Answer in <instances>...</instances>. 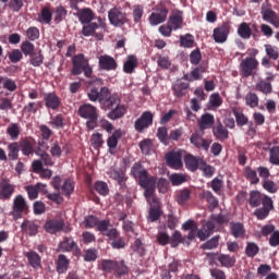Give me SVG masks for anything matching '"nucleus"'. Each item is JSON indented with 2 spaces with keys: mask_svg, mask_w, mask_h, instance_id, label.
<instances>
[{
  "mask_svg": "<svg viewBox=\"0 0 279 279\" xmlns=\"http://www.w3.org/2000/svg\"><path fill=\"white\" fill-rule=\"evenodd\" d=\"M88 84L90 85L87 92L89 101H98L105 110H111L108 113V119L117 121V119H123L125 117V112H128L125 106L118 105L119 94H111L110 88L104 86V80L92 77ZM114 106L117 107L114 108Z\"/></svg>",
  "mask_w": 279,
  "mask_h": 279,
  "instance_id": "nucleus-1",
  "label": "nucleus"
},
{
  "mask_svg": "<svg viewBox=\"0 0 279 279\" xmlns=\"http://www.w3.org/2000/svg\"><path fill=\"white\" fill-rule=\"evenodd\" d=\"M131 173L134 178H137L138 185L145 190L144 197H146V201L153 202V204H158V197L155 196L156 177H149V171L143 168V165L138 162L133 165Z\"/></svg>",
  "mask_w": 279,
  "mask_h": 279,
  "instance_id": "nucleus-2",
  "label": "nucleus"
},
{
  "mask_svg": "<svg viewBox=\"0 0 279 279\" xmlns=\"http://www.w3.org/2000/svg\"><path fill=\"white\" fill-rule=\"evenodd\" d=\"M228 221H230V219L223 214L211 215L209 220L203 225L202 229L198 231L197 229L190 230L185 240L189 239V241H193L195 236H197L199 241H206L213 232H219V230H221V226L228 223Z\"/></svg>",
  "mask_w": 279,
  "mask_h": 279,
  "instance_id": "nucleus-3",
  "label": "nucleus"
},
{
  "mask_svg": "<svg viewBox=\"0 0 279 279\" xmlns=\"http://www.w3.org/2000/svg\"><path fill=\"white\" fill-rule=\"evenodd\" d=\"M82 73L85 77H93V66L84 53H78L72 58L71 75H82Z\"/></svg>",
  "mask_w": 279,
  "mask_h": 279,
  "instance_id": "nucleus-4",
  "label": "nucleus"
},
{
  "mask_svg": "<svg viewBox=\"0 0 279 279\" xmlns=\"http://www.w3.org/2000/svg\"><path fill=\"white\" fill-rule=\"evenodd\" d=\"M78 116L81 119H86L87 130H95V128H97V121H99L97 107L90 104L81 105L78 108Z\"/></svg>",
  "mask_w": 279,
  "mask_h": 279,
  "instance_id": "nucleus-5",
  "label": "nucleus"
},
{
  "mask_svg": "<svg viewBox=\"0 0 279 279\" xmlns=\"http://www.w3.org/2000/svg\"><path fill=\"white\" fill-rule=\"evenodd\" d=\"M169 15V9L163 3L157 4L154 9V12L149 15L148 21L153 27L156 25H160L167 21V16Z\"/></svg>",
  "mask_w": 279,
  "mask_h": 279,
  "instance_id": "nucleus-6",
  "label": "nucleus"
},
{
  "mask_svg": "<svg viewBox=\"0 0 279 279\" xmlns=\"http://www.w3.org/2000/svg\"><path fill=\"white\" fill-rule=\"evenodd\" d=\"M260 14H262L263 21H265L266 23H269L270 25H272L276 28L279 27L278 13H276V11H274V9L271 8V4L269 2H264L262 4Z\"/></svg>",
  "mask_w": 279,
  "mask_h": 279,
  "instance_id": "nucleus-7",
  "label": "nucleus"
},
{
  "mask_svg": "<svg viewBox=\"0 0 279 279\" xmlns=\"http://www.w3.org/2000/svg\"><path fill=\"white\" fill-rule=\"evenodd\" d=\"M108 19L110 25L113 27H123L128 23V14H125L121 8H112L108 11Z\"/></svg>",
  "mask_w": 279,
  "mask_h": 279,
  "instance_id": "nucleus-8",
  "label": "nucleus"
},
{
  "mask_svg": "<svg viewBox=\"0 0 279 279\" xmlns=\"http://www.w3.org/2000/svg\"><path fill=\"white\" fill-rule=\"evenodd\" d=\"M258 60L256 57H247L240 63V73L242 77H252L254 71H258Z\"/></svg>",
  "mask_w": 279,
  "mask_h": 279,
  "instance_id": "nucleus-9",
  "label": "nucleus"
},
{
  "mask_svg": "<svg viewBox=\"0 0 279 279\" xmlns=\"http://www.w3.org/2000/svg\"><path fill=\"white\" fill-rule=\"evenodd\" d=\"M230 22H223L220 26L214 28L213 38L217 45H223L230 36Z\"/></svg>",
  "mask_w": 279,
  "mask_h": 279,
  "instance_id": "nucleus-10",
  "label": "nucleus"
},
{
  "mask_svg": "<svg viewBox=\"0 0 279 279\" xmlns=\"http://www.w3.org/2000/svg\"><path fill=\"white\" fill-rule=\"evenodd\" d=\"M150 125H154V113L144 111L134 123L135 132L143 134V132H145L147 128H150Z\"/></svg>",
  "mask_w": 279,
  "mask_h": 279,
  "instance_id": "nucleus-11",
  "label": "nucleus"
},
{
  "mask_svg": "<svg viewBox=\"0 0 279 279\" xmlns=\"http://www.w3.org/2000/svg\"><path fill=\"white\" fill-rule=\"evenodd\" d=\"M58 250L59 252H74L75 256L82 253L80 245H77V242L72 236H64L59 243Z\"/></svg>",
  "mask_w": 279,
  "mask_h": 279,
  "instance_id": "nucleus-12",
  "label": "nucleus"
},
{
  "mask_svg": "<svg viewBox=\"0 0 279 279\" xmlns=\"http://www.w3.org/2000/svg\"><path fill=\"white\" fill-rule=\"evenodd\" d=\"M98 232H101V234L104 236H107L109 241H114L116 239H119V231L117 230V228L110 225V220L108 219L101 220L98 227Z\"/></svg>",
  "mask_w": 279,
  "mask_h": 279,
  "instance_id": "nucleus-13",
  "label": "nucleus"
},
{
  "mask_svg": "<svg viewBox=\"0 0 279 279\" xmlns=\"http://www.w3.org/2000/svg\"><path fill=\"white\" fill-rule=\"evenodd\" d=\"M25 210H27V202H25V197H23V195H16L13 199V209L11 213L13 219H21Z\"/></svg>",
  "mask_w": 279,
  "mask_h": 279,
  "instance_id": "nucleus-14",
  "label": "nucleus"
},
{
  "mask_svg": "<svg viewBox=\"0 0 279 279\" xmlns=\"http://www.w3.org/2000/svg\"><path fill=\"white\" fill-rule=\"evenodd\" d=\"M14 191H16V186L10 183V180L2 179L0 181V199H3L4 202L12 199Z\"/></svg>",
  "mask_w": 279,
  "mask_h": 279,
  "instance_id": "nucleus-15",
  "label": "nucleus"
},
{
  "mask_svg": "<svg viewBox=\"0 0 279 279\" xmlns=\"http://www.w3.org/2000/svg\"><path fill=\"white\" fill-rule=\"evenodd\" d=\"M118 66H119V64H117V60H114L109 54H101L98 58L99 71H117Z\"/></svg>",
  "mask_w": 279,
  "mask_h": 279,
  "instance_id": "nucleus-16",
  "label": "nucleus"
},
{
  "mask_svg": "<svg viewBox=\"0 0 279 279\" xmlns=\"http://www.w3.org/2000/svg\"><path fill=\"white\" fill-rule=\"evenodd\" d=\"M166 163L170 167V169H182V153L181 151H169L166 154Z\"/></svg>",
  "mask_w": 279,
  "mask_h": 279,
  "instance_id": "nucleus-17",
  "label": "nucleus"
},
{
  "mask_svg": "<svg viewBox=\"0 0 279 279\" xmlns=\"http://www.w3.org/2000/svg\"><path fill=\"white\" fill-rule=\"evenodd\" d=\"M44 228L49 234H58L64 230V220L56 218L47 220Z\"/></svg>",
  "mask_w": 279,
  "mask_h": 279,
  "instance_id": "nucleus-18",
  "label": "nucleus"
},
{
  "mask_svg": "<svg viewBox=\"0 0 279 279\" xmlns=\"http://www.w3.org/2000/svg\"><path fill=\"white\" fill-rule=\"evenodd\" d=\"M97 29H99L98 23L96 22L85 23L83 24L81 34L85 37L95 36V38H98L99 40H101L104 38V35L97 34Z\"/></svg>",
  "mask_w": 279,
  "mask_h": 279,
  "instance_id": "nucleus-19",
  "label": "nucleus"
},
{
  "mask_svg": "<svg viewBox=\"0 0 279 279\" xmlns=\"http://www.w3.org/2000/svg\"><path fill=\"white\" fill-rule=\"evenodd\" d=\"M76 16L81 25H86V23L95 21V12L90 8L77 9Z\"/></svg>",
  "mask_w": 279,
  "mask_h": 279,
  "instance_id": "nucleus-20",
  "label": "nucleus"
},
{
  "mask_svg": "<svg viewBox=\"0 0 279 279\" xmlns=\"http://www.w3.org/2000/svg\"><path fill=\"white\" fill-rule=\"evenodd\" d=\"M36 145V141L32 137H25L20 141L19 146L23 154V156H34V146Z\"/></svg>",
  "mask_w": 279,
  "mask_h": 279,
  "instance_id": "nucleus-21",
  "label": "nucleus"
},
{
  "mask_svg": "<svg viewBox=\"0 0 279 279\" xmlns=\"http://www.w3.org/2000/svg\"><path fill=\"white\" fill-rule=\"evenodd\" d=\"M190 143L194 145L196 149H203L204 151H208V149H210L211 142L208 140H204V137H202V135H199L198 133H194L190 137Z\"/></svg>",
  "mask_w": 279,
  "mask_h": 279,
  "instance_id": "nucleus-22",
  "label": "nucleus"
},
{
  "mask_svg": "<svg viewBox=\"0 0 279 279\" xmlns=\"http://www.w3.org/2000/svg\"><path fill=\"white\" fill-rule=\"evenodd\" d=\"M123 137V131L121 129L116 130L111 136L107 138V147H109V154H114L119 141Z\"/></svg>",
  "mask_w": 279,
  "mask_h": 279,
  "instance_id": "nucleus-23",
  "label": "nucleus"
},
{
  "mask_svg": "<svg viewBox=\"0 0 279 279\" xmlns=\"http://www.w3.org/2000/svg\"><path fill=\"white\" fill-rule=\"evenodd\" d=\"M46 108L50 110H58L60 108V97L56 93H47L44 95Z\"/></svg>",
  "mask_w": 279,
  "mask_h": 279,
  "instance_id": "nucleus-24",
  "label": "nucleus"
},
{
  "mask_svg": "<svg viewBox=\"0 0 279 279\" xmlns=\"http://www.w3.org/2000/svg\"><path fill=\"white\" fill-rule=\"evenodd\" d=\"M69 265H71V260L68 259L66 255L60 254L56 259V271L59 275L66 274L69 271Z\"/></svg>",
  "mask_w": 279,
  "mask_h": 279,
  "instance_id": "nucleus-25",
  "label": "nucleus"
},
{
  "mask_svg": "<svg viewBox=\"0 0 279 279\" xmlns=\"http://www.w3.org/2000/svg\"><path fill=\"white\" fill-rule=\"evenodd\" d=\"M213 134L215 138L221 143H223V141H228L230 137V132L221 124V122H218L217 125L213 128Z\"/></svg>",
  "mask_w": 279,
  "mask_h": 279,
  "instance_id": "nucleus-26",
  "label": "nucleus"
},
{
  "mask_svg": "<svg viewBox=\"0 0 279 279\" xmlns=\"http://www.w3.org/2000/svg\"><path fill=\"white\" fill-rule=\"evenodd\" d=\"M114 278L125 279L130 276V267L125 265V260H120L116 263V268L113 270Z\"/></svg>",
  "mask_w": 279,
  "mask_h": 279,
  "instance_id": "nucleus-27",
  "label": "nucleus"
},
{
  "mask_svg": "<svg viewBox=\"0 0 279 279\" xmlns=\"http://www.w3.org/2000/svg\"><path fill=\"white\" fill-rule=\"evenodd\" d=\"M182 23H184V17L180 11L173 12L168 20V25H170L174 32L182 29Z\"/></svg>",
  "mask_w": 279,
  "mask_h": 279,
  "instance_id": "nucleus-28",
  "label": "nucleus"
},
{
  "mask_svg": "<svg viewBox=\"0 0 279 279\" xmlns=\"http://www.w3.org/2000/svg\"><path fill=\"white\" fill-rule=\"evenodd\" d=\"M174 97L179 99L184 97L189 93V83L182 82L181 80L177 81L172 86Z\"/></svg>",
  "mask_w": 279,
  "mask_h": 279,
  "instance_id": "nucleus-29",
  "label": "nucleus"
},
{
  "mask_svg": "<svg viewBox=\"0 0 279 279\" xmlns=\"http://www.w3.org/2000/svg\"><path fill=\"white\" fill-rule=\"evenodd\" d=\"M215 125V116L213 113H204L198 121V128L202 132L210 130Z\"/></svg>",
  "mask_w": 279,
  "mask_h": 279,
  "instance_id": "nucleus-30",
  "label": "nucleus"
},
{
  "mask_svg": "<svg viewBox=\"0 0 279 279\" xmlns=\"http://www.w3.org/2000/svg\"><path fill=\"white\" fill-rule=\"evenodd\" d=\"M24 256L27 258L28 265L33 267V269H38V267H41L40 255H38V253L35 251L25 252Z\"/></svg>",
  "mask_w": 279,
  "mask_h": 279,
  "instance_id": "nucleus-31",
  "label": "nucleus"
},
{
  "mask_svg": "<svg viewBox=\"0 0 279 279\" xmlns=\"http://www.w3.org/2000/svg\"><path fill=\"white\" fill-rule=\"evenodd\" d=\"M108 175L111 180L118 182L119 186L122 189L125 186V172L121 169H110Z\"/></svg>",
  "mask_w": 279,
  "mask_h": 279,
  "instance_id": "nucleus-32",
  "label": "nucleus"
},
{
  "mask_svg": "<svg viewBox=\"0 0 279 279\" xmlns=\"http://www.w3.org/2000/svg\"><path fill=\"white\" fill-rule=\"evenodd\" d=\"M201 199H206L207 203L209 204L208 208L210 211L215 210V208H218L219 206V199L213 194L210 191H204L201 194Z\"/></svg>",
  "mask_w": 279,
  "mask_h": 279,
  "instance_id": "nucleus-33",
  "label": "nucleus"
},
{
  "mask_svg": "<svg viewBox=\"0 0 279 279\" xmlns=\"http://www.w3.org/2000/svg\"><path fill=\"white\" fill-rule=\"evenodd\" d=\"M99 226H101V220L96 216L88 215L83 220V228H86V230L96 228L97 232H99Z\"/></svg>",
  "mask_w": 279,
  "mask_h": 279,
  "instance_id": "nucleus-34",
  "label": "nucleus"
},
{
  "mask_svg": "<svg viewBox=\"0 0 279 279\" xmlns=\"http://www.w3.org/2000/svg\"><path fill=\"white\" fill-rule=\"evenodd\" d=\"M51 21H53L51 9L49 7H44L38 15V22L45 25H51Z\"/></svg>",
  "mask_w": 279,
  "mask_h": 279,
  "instance_id": "nucleus-35",
  "label": "nucleus"
},
{
  "mask_svg": "<svg viewBox=\"0 0 279 279\" xmlns=\"http://www.w3.org/2000/svg\"><path fill=\"white\" fill-rule=\"evenodd\" d=\"M45 62V54H43V50L37 49L35 52H33L29 56V64H32V66L38 68V66H43Z\"/></svg>",
  "mask_w": 279,
  "mask_h": 279,
  "instance_id": "nucleus-36",
  "label": "nucleus"
},
{
  "mask_svg": "<svg viewBox=\"0 0 279 279\" xmlns=\"http://www.w3.org/2000/svg\"><path fill=\"white\" fill-rule=\"evenodd\" d=\"M231 234L234 239H243L245 236V227L241 222H231Z\"/></svg>",
  "mask_w": 279,
  "mask_h": 279,
  "instance_id": "nucleus-37",
  "label": "nucleus"
},
{
  "mask_svg": "<svg viewBox=\"0 0 279 279\" xmlns=\"http://www.w3.org/2000/svg\"><path fill=\"white\" fill-rule=\"evenodd\" d=\"M136 66H138V59L134 56H129L123 64V71L124 73L132 74Z\"/></svg>",
  "mask_w": 279,
  "mask_h": 279,
  "instance_id": "nucleus-38",
  "label": "nucleus"
},
{
  "mask_svg": "<svg viewBox=\"0 0 279 279\" xmlns=\"http://www.w3.org/2000/svg\"><path fill=\"white\" fill-rule=\"evenodd\" d=\"M22 230L29 236H36V234H38V225L32 220H25L22 223Z\"/></svg>",
  "mask_w": 279,
  "mask_h": 279,
  "instance_id": "nucleus-39",
  "label": "nucleus"
},
{
  "mask_svg": "<svg viewBox=\"0 0 279 279\" xmlns=\"http://www.w3.org/2000/svg\"><path fill=\"white\" fill-rule=\"evenodd\" d=\"M238 36L243 38V40H250V38H252V28L247 22H243L239 25Z\"/></svg>",
  "mask_w": 279,
  "mask_h": 279,
  "instance_id": "nucleus-40",
  "label": "nucleus"
},
{
  "mask_svg": "<svg viewBox=\"0 0 279 279\" xmlns=\"http://www.w3.org/2000/svg\"><path fill=\"white\" fill-rule=\"evenodd\" d=\"M265 195H263L260 192L258 191H251L250 192V198H248V204L252 208H258V206L262 204L263 202V197Z\"/></svg>",
  "mask_w": 279,
  "mask_h": 279,
  "instance_id": "nucleus-41",
  "label": "nucleus"
},
{
  "mask_svg": "<svg viewBox=\"0 0 279 279\" xmlns=\"http://www.w3.org/2000/svg\"><path fill=\"white\" fill-rule=\"evenodd\" d=\"M244 178L251 183V184H258L260 182V179H258V174L256 173V170L252 169V167L246 166L244 168Z\"/></svg>",
  "mask_w": 279,
  "mask_h": 279,
  "instance_id": "nucleus-42",
  "label": "nucleus"
},
{
  "mask_svg": "<svg viewBox=\"0 0 279 279\" xmlns=\"http://www.w3.org/2000/svg\"><path fill=\"white\" fill-rule=\"evenodd\" d=\"M186 243V236L182 235V232L174 231L170 236V245L171 247H178V245Z\"/></svg>",
  "mask_w": 279,
  "mask_h": 279,
  "instance_id": "nucleus-43",
  "label": "nucleus"
},
{
  "mask_svg": "<svg viewBox=\"0 0 279 279\" xmlns=\"http://www.w3.org/2000/svg\"><path fill=\"white\" fill-rule=\"evenodd\" d=\"M218 263H220L222 267L230 268V267H234V265L236 264V258H234V256L220 254L218 256Z\"/></svg>",
  "mask_w": 279,
  "mask_h": 279,
  "instance_id": "nucleus-44",
  "label": "nucleus"
},
{
  "mask_svg": "<svg viewBox=\"0 0 279 279\" xmlns=\"http://www.w3.org/2000/svg\"><path fill=\"white\" fill-rule=\"evenodd\" d=\"M272 89L274 88L271 86V83H269L265 80L258 81L255 85V90H258L259 93H263V95H270Z\"/></svg>",
  "mask_w": 279,
  "mask_h": 279,
  "instance_id": "nucleus-45",
  "label": "nucleus"
},
{
  "mask_svg": "<svg viewBox=\"0 0 279 279\" xmlns=\"http://www.w3.org/2000/svg\"><path fill=\"white\" fill-rule=\"evenodd\" d=\"M8 157L9 160H19V151H21V148L19 146L17 142H13L8 145Z\"/></svg>",
  "mask_w": 279,
  "mask_h": 279,
  "instance_id": "nucleus-46",
  "label": "nucleus"
},
{
  "mask_svg": "<svg viewBox=\"0 0 279 279\" xmlns=\"http://www.w3.org/2000/svg\"><path fill=\"white\" fill-rule=\"evenodd\" d=\"M49 125H52V128H56V130H62V128L66 125L64 116H62V113H59L54 117H51L49 121Z\"/></svg>",
  "mask_w": 279,
  "mask_h": 279,
  "instance_id": "nucleus-47",
  "label": "nucleus"
},
{
  "mask_svg": "<svg viewBox=\"0 0 279 279\" xmlns=\"http://www.w3.org/2000/svg\"><path fill=\"white\" fill-rule=\"evenodd\" d=\"M185 167L186 169H189V171H197V169L199 168V159H197L193 155H186Z\"/></svg>",
  "mask_w": 279,
  "mask_h": 279,
  "instance_id": "nucleus-48",
  "label": "nucleus"
},
{
  "mask_svg": "<svg viewBox=\"0 0 279 279\" xmlns=\"http://www.w3.org/2000/svg\"><path fill=\"white\" fill-rule=\"evenodd\" d=\"M20 49L22 53L26 57H31L37 50L36 46L29 40L22 41Z\"/></svg>",
  "mask_w": 279,
  "mask_h": 279,
  "instance_id": "nucleus-49",
  "label": "nucleus"
},
{
  "mask_svg": "<svg viewBox=\"0 0 279 279\" xmlns=\"http://www.w3.org/2000/svg\"><path fill=\"white\" fill-rule=\"evenodd\" d=\"M143 14H145V8L143 4L133 5V22L141 23L143 21Z\"/></svg>",
  "mask_w": 279,
  "mask_h": 279,
  "instance_id": "nucleus-50",
  "label": "nucleus"
},
{
  "mask_svg": "<svg viewBox=\"0 0 279 279\" xmlns=\"http://www.w3.org/2000/svg\"><path fill=\"white\" fill-rule=\"evenodd\" d=\"M195 45V37L191 34L181 35L180 36V47H184L185 49H191Z\"/></svg>",
  "mask_w": 279,
  "mask_h": 279,
  "instance_id": "nucleus-51",
  "label": "nucleus"
},
{
  "mask_svg": "<svg viewBox=\"0 0 279 279\" xmlns=\"http://www.w3.org/2000/svg\"><path fill=\"white\" fill-rule=\"evenodd\" d=\"M172 186H180L186 182V175L183 173H172L169 177Z\"/></svg>",
  "mask_w": 279,
  "mask_h": 279,
  "instance_id": "nucleus-52",
  "label": "nucleus"
},
{
  "mask_svg": "<svg viewBox=\"0 0 279 279\" xmlns=\"http://www.w3.org/2000/svg\"><path fill=\"white\" fill-rule=\"evenodd\" d=\"M191 199V190L183 189L177 195V202L180 206H184Z\"/></svg>",
  "mask_w": 279,
  "mask_h": 279,
  "instance_id": "nucleus-53",
  "label": "nucleus"
},
{
  "mask_svg": "<svg viewBox=\"0 0 279 279\" xmlns=\"http://www.w3.org/2000/svg\"><path fill=\"white\" fill-rule=\"evenodd\" d=\"M95 191L98 195H102L106 197L110 193V189L108 187V183L104 181H97L94 185Z\"/></svg>",
  "mask_w": 279,
  "mask_h": 279,
  "instance_id": "nucleus-54",
  "label": "nucleus"
},
{
  "mask_svg": "<svg viewBox=\"0 0 279 279\" xmlns=\"http://www.w3.org/2000/svg\"><path fill=\"white\" fill-rule=\"evenodd\" d=\"M260 252V247H258V244L254 242H247L245 254L248 258H254Z\"/></svg>",
  "mask_w": 279,
  "mask_h": 279,
  "instance_id": "nucleus-55",
  "label": "nucleus"
},
{
  "mask_svg": "<svg viewBox=\"0 0 279 279\" xmlns=\"http://www.w3.org/2000/svg\"><path fill=\"white\" fill-rule=\"evenodd\" d=\"M157 138H159L160 143H163V145H169V131L166 126L158 128Z\"/></svg>",
  "mask_w": 279,
  "mask_h": 279,
  "instance_id": "nucleus-56",
  "label": "nucleus"
},
{
  "mask_svg": "<svg viewBox=\"0 0 279 279\" xmlns=\"http://www.w3.org/2000/svg\"><path fill=\"white\" fill-rule=\"evenodd\" d=\"M233 114L235 117L236 125H239V128L247 125L250 120L246 118L245 113L239 111V109H233Z\"/></svg>",
  "mask_w": 279,
  "mask_h": 279,
  "instance_id": "nucleus-57",
  "label": "nucleus"
},
{
  "mask_svg": "<svg viewBox=\"0 0 279 279\" xmlns=\"http://www.w3.org/2000/svg\"><path fill=\"white\" fill-rule=\"evenodd\" d=\"M265 51H266V56H268V58L270 60H278V58H279L278 47L266 44L265 45Z\"/></svg>",
  "mask_w": 279,
  "mask_h": 279,
  "instance_id": "nucleus-58",
  "label": "nucleus"
},
{
  "mask_svg": "<svg viewBox=\"0 0 279 279\" xmlns=\"http://www.w3.org/2000/svg\"><path fill=\"white\" fill-rule=\"evenodd\" d=\"M117 267V262L112 259H104L101 262V269L105 271V274H112Z\"/></svg>",
  "mask_w": 279,
  "mask_h": 279,
  "instance_id": "nucleus-59",
  "label": "nucleus"
},
{
  "mask_svg": "<svg viewBox=\"0 0 279 279\" xmlns=\"http://www.w3.org/2000/svg\"><path fill=\"white\" fill-rule=\"evenodd\" d=\"M258 95L254 94V93H248L245 96V104L246 106H248V108H258Z\"/></svg>",
  "mask_w": 279,
  "mask_h": 279,
  "instance_id": "nucleus-60",
  "label": "nucleus"
},
{
  "mask_svg": "<svg viewBox=\"0 0 279 279\" xmlns=\"http://www.w3.org/2000/svg\"><path fill=\"white\" fill-rule=\"evenodd\" d=\"M7 134L10 135V138L12 141H16L21 134V129L19 128V124L12 123L8 129H7Z\"/></svg>",
  "mask_w": 279,
  "mask_h": 279,
  "instance_id": "nucleus-61",
  "label": "nucleus"
},
{
  "mask_svg": "<svg viewBox=\"0 0 279 279\" xmlns=\"http://www.w3.org/2000/svg\"><path fill=\"white\" fill-rule=\"evenodd\" d=\"M269 162L270 165L279 166V146H274L269 149Z\"/></svg>",
  "mask_w": 279,
  "mask_h": 279,
  "instance_id": "nucleus-62",
  "label": "nucleus"
},
{
  "mask_svg": "<svg viewBox=\"0 0 279 279\" xmlns=\"http://www.w3.org/2000/svg\"><path fill=\"white\" fill-rule=\"evenodd\" d=\"M210 187L214 191V193H216V195H221V190L223 189V180L215 178L210 182Z\"/></svg>",
  "mask_w": 279,
  "mask_h": 279,
  "instance_id": "nucleus-63",
  "label": "nucleus"
},
{
  "mask_svg": "<svg viewBox=\"0 0 279 279\" xmlns=\"http://www.w3.org/2000/svg\"><path fill=\"white\" fill-rule=\"evenodd\" d=\"M68 11L64 7H58L54 11V23H62L66 19Z\"/></svg>",
  "mask_w": 279,
  "mask_h": 279,
  "instance_id": "nucleus-64",
  "label": "nucleus"
}]
</instances>
